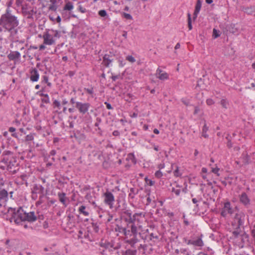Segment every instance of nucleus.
Wrapping results in <instances>:
<instances>
[{"label":"nucleus","instance_id":"ea45409f","mask_svg":"<svg viewBox=\"0 0 255 255\" xmlns=\"http://www.w3.org/2000/svg\"><path fill=\"white\" fill-rule=\"evenodd\" d=\"M41 102L43 103H45V104L50 103V99H49L48 95H45V97H43V98L41 99Z\"/></svg>","mask_w":255,"mask_h":255},{"label":"nucleus","instance_id":"a211bd4d","mask_svg":"<svg viewBox=\"0 0 255 255\" xmlns=\"http://www.w3.org/2000/svg\"><path fill=\"white\" fill-rule=\"evenodd\" d=\"M37 217L35 215L34 212H30L29 213L25 212L24 221H26L30 222H34L36 220Z\"/></svg>","mask_w":255,"mask_h":255},{"label":"nucleus","instance_id":"c756f323","mask_svg":"<svg viewBox=\"0 0 255 255\" xmlns=\"http://www.w3.org/2000/svg\"><path fill=\"white\" fill-rule=\"evenodd\" d=\"M208 130V127L207 126L206 123L205 122L204 125L202 128V135L205 138H208L209 135L207 133V131Z\"/></svg>","mask_w":255,"mask_h":255},{"label":"nucleus","instance_id":"1a4fd4ad","mask_svg":"<svg viewBox=\"0 0 255 255\" xmlns=\"http://www.w3.org/2000/svg\"><path fill=\"white\" fill-rule=\"evenodd\" d=\"M233 209L231 208L230 202H227L224 204V207L223 208L221 212L222 216L225 217L228 214H232L233 213Z\"/></svg>","mask_w":255,"mask_h":255},{"label":"nucleus","instance_id":"dca6fc26","mask_svg":"<svg viewBox=\"0 0 255 255\" xmlns=\"http://www.w3.org/2000/svg\"><path fill=\"white\" fill-rule=\"evenodd\" d=\"M43 38L44 39V44H45L52 45L55 42L52 36L47 32L44 33Z\"/></svg>","mask_w":255,"mask_h":255},{"label":"nucleus","instance_id":"f3484780","mask_svg":"<svg viewBox=\"0 0 255 255\" xmlns=\"http://www.w3.org/2000/svg\"><path fill=\"white\" fill-rule=\"evenodd\" d=\"M8 198V193L5 189L0 191V207L6 202Z\"/></svg>","mask_w":255,"mask_h":255},{"label":"nucleus","instance_id":"412c9836","mask_svg":"<svg viewBox=\"0 0 255 255\" xmlns=\"http://www.w3.org/2000/svg\"><path fill=\"white\" fill-rule=\"evenodd\" d=\"M202 6V1L201 0H197L195 5V10L193 13V20H195L199 14Z\"/></svg>","mask_w":255,"mask_h":255},{"label":"nucleus","instance_id":"864d4df0","mask_svg":"<svg viewBox=\"0 0 255 255\" xmlns=\"http://www.w3.org/2000/svg\"><path fill=\"white\" fill-rule=\"evenodd\" d=\"M145 181L146 183L149 186H152L154 183V181H152L150 179H148L147 177L145 178Z\"/></svg>","mask_w":255,"mask_h":255},{"label":"nucleus","instance_id":"0e129e2a","mask_svg":"<svg viewBox=\"0 0 255 255\" xmlns=\"http://www.w3.org/2000/svg\"><path fill=\"white\" fill-rule=\"evenodd\" d=\"M13 154V152L9 151V150H5L3 151V152L2 153V155L4 156V155H12Z\"/></svg>","mask_w":255,"mask_h":255},{"label":"nucleus","instance_id":"37998d69","mask_svg":"<svg viewBox=\"0 0 255 255\" xmlns=\"http://www.w3.org/2000/svg\"><path fill=\"white\" fill-rule=\"evenodd\" d=\"M58 8V6L56 4H51L49 7L48 10L54 12H56Z\"/></svg>","mask_w":255,"mask_h":255},{"label":"nucleus","instance_id":"b1692460","mask_svg":"<svg viewBox=\"0 0 255 255\" xmlns=\"http://www.w3.org/2000/svg\"><path fill=\"white\" fill-rule=\"evenodd\" d=\"M22 11L24 15H28L27 18H31L32 17L33 10H27V4H25L22 6Z\"/></svg>","mask_w":255,"mask_h":255},{"label":"nucleus","instance_id":"cd10ccee","mask_svg":"<svg viewBox=\"0 0 255 255\" xmlns=\"http://www.w3.org/2000/svg\"><path fill=\"white\" fill-rule=\"evenodd\" d=\"M129 191L130 192L128 194L129 197L131 199H133L134 198V196L138 193V189L134 188H131Z\"/></svg>","mask_w":255,"mask_h":255},{"label":"nucleus","instance_id":"49530a36","mask_svg":"<svg viewBox=\"0 0 255 255\" xmlns=\"http://www.w3.org/2000/svg\"><path fill=\"white\" fill-rule=\"evenodd\" d=\"M111 78L112 79V82H115L116 81V80L118 79H123V77L122 76L120 75V74H118V75H112L111 77Z\"/></svg>","mask_w":255,"mask_h":255},{"label":"nucleus","instance_id":"8fccbe9b","mask_svg":"<svg viewBox=\"0 0 255 255\" xmlns=\"http://www.w3.org/2000/svg\"><path fill=\"white\" fill-rule=\"evenodd\" d=\"M122 15H123V16L127 19H129V20L132 19V16L129 13L123 12Z\"/></svg>","mask_w":255,"mask_h":255},{"label":"nucleus","instance_id":"6e6552de","mask_svg":"<svg viewBox=\"0 0 255 255\" xmlns=\"http://www.w3.org/2000/svg\"><path fill=\"white\" fill-rule=\"evenodd\" d=\"M104 202L108 205L111 209L113 208V203L115 201V198L113 194L110 191H107L104 193Z\"/></svg>","mask_w":255,"mask_h":255},{"label":"nucleus","instance_id":"f03ea898","mask_svg":"<svg viewBox=\"0 0 255 255\" xmlns=\"http://www.w3.org/2000/svg\"><path fill=\"white\" fill-rule=\"evenodd\" d=\"M115 231L124 235L125 243L129 244L132 248H134L135 244L138 242L137 238L138 231L136 226H130L127 223L124 225L121 223L116 225Z\"/></svg>","mask_w":255,"mask_h":255},{"label":"nucleus","instance_id":"de8ad7c7","mask_svg":"<svg viewBox=\"0 0 255 255\" xmlns=\"http://www.w3.org/2000/svg\"><path fill=\"white\" fill-rule=\"evenodd\" d=\"M147 245H140V246L138 247V250H140L141 249L142 250V253L145 254V252L147 249Z\"/></svg>","mask_w":255,"mask_h":255},{"label":"nucleus","instance_id":"5701e85b","mask_svg":"<svg viewBox=\"0 0 255 255\" xmlns=\"http://www.w3.org/2000/svg\"><path fill=\"white\" fill-rule=\"evenodd\" d=\"M58 197L59 198V201L62 203L64 206L66 207L67 205V203H66V201H68V198L66 196V194L64 192H59L58 193Z\"/></svg>","mask_w":255,"mask_h":255},{"label":"nucleus","instance_id":"20e7f679","mask_svg":"<svg viewBox=\"0 0 255 255\" xmlns=\"http://www.w3.org/2000/svg\"><path fill=\"white\" fill-rule=\"evenodd\" d=\"M203 235L201 234L199 236L191 237V239H187V238H184L183 241L188 245H193L195 247L201 248L204 246V244L202 240Z\"/></svg>","mask_w":255,"mask_h":255},{"label":"nucleus","instance_id":"774afa93","mask_svg":"<svg viewBox=\"0 0 255 255\" xmlns=\"http://www.w3.org/2000/svg\"><path fill=\"white\" fill-rule=\"evenodd\" d=\"M113 135L115 136H119L120 135V132L119 130H114L113 133H112Z\"/></svg>","mask_w":255,"mask_h":255},{"label":"nucleus","instance_id":"4468645a","mask_svg":"<svg viewBox=\"0 0 255 255\" xmlns=\"http://www.w3.org/2000/svg\"><path fill=\"white\" fill-rule=\"evenodd\" d=\"M7 58L10 61H17L20 58V53L17 51H10L7 55Z\"/></svg>","mask_w":255,"mask_h":255},{"label":"nucleus","instance_id":"2eb2a0df","mask_svg":"<svg viewBox=\"0 0 255 255\" xmlns=\"http://www.w3.org/2000/svg\"><path fill=\"white\" fill-rule=\"evenodd\" d=\"M240 201L246 207L250 205V199L245 192H243L240 196Z\"/></svg>","mask_w":255,"mask_h":255},{"label":"nucleus","instance_id":"ddd939ff","mask_svg":"<svg viewBox=\"0 0 255 255\" xmlns=\"http://www.w3.org/2000/svg\"><path fill=\"white\" fill-rule=\"evenodd\" d=\"M25 212H26L24 211L22 207L18 208L17 210V215L20 219H16L15 224H18L22 221H24Z\"/></svg>","mask_w":255,"mask_h":255},{"label":"nucleus","instance_id":"13d9d810","mask_svg":"<svg viewBox=\"0 0 255 255\" xmlns=\"http://www.w3.org/2000/svg\"><path fill=\"white\" fill-rule=\"evenodd\" d=\"M126 97L128 98L126 99V101L127 102H130L131 100H132V97H133V95L132 94L128 93L126 95Z\"/></svg>","mask_w":255,"mask_h":255},{"label":"nucleus","instance_id":"69168bd1","mask_svg":"<svg viewBox=\"0 0 255 255\" xmlns=\"http://www.w3.org/2000/svg\"><path fill=\"white\" fill-rule=\"evenodd\" d=\"M226 138L228 139V142L227 143V147L229 148H230L231 147H232L233 146V144L232 143V141L231 140L229 139L228 137H226Z\"/></svg>","mask_w":255,"mask_h":255},{"label":"nucleus","instance_id":"4c0bfd02","mask_svg":"<svg viewBox=\"0 0 255 255\" xmlns=\"http://www.w3.org/2000/svg\"><path fill=\"white\" fill-rule=\"evenodd\" d=\"M100 245L101 247L104 248L105 249H108L110 247H112V245L110 243L106 242L105 243L101 242Z\"/></svg>","mask_w":255,"mask_h":255},{"label":"nucleus","instance_id":"338daca9","mask_svg":"<svg viewBox=\"0 0 255 255\" xmlns=\"http://www.w3.org/2000/svg\"><path fill=\"white\" fill-rule=\"evenodd\" d=\"M104 104L106 105V107L108 110H112L113 109L112 105L109 103L105 102Z\"/></svg>","mask_w":255,"mask_h":255},{"label":"nucleus","instance_id":"c9c22d12","mask_svg":"<svg viewBox=\"0 0 255 255\" xmlns=\"http://www.w3.org/2000/svg\"><path fill=\"white\" fill-rule=\"evenodd\" d=\"M111 166V160H104L103 162V167L107 169Z\"/></svg>","mask_w":255,"mask_h":255},{"label":"nucleus","instance_id":"f257e3e1","mask_svg":"<svg viewBox=\"0 0 255 255\" xmlns=\"http://www.w3.org/2000/svg\"><path fill=\"white\" fill-rule=\"evenodd\" d=\"M18 24L17 17L12 13L9 8H6L0 18V33L8 32L10 36L14 37L18 33Z\"/></svg>","mask_w":255,"mask_h":255},{"label":"nucleus","instance_id":"f704fd0d","mask_svg":"<svg viewBox=\"0 0 255 255\" xmlns=\"http://www.w3.org/2000/svg\"><path fill=\"white\" fill-rule=\"evenodd\" d=\"M192 202L194 204H196V208L198 209V203L202 201V198L201 197L198 196L195 198H192Z\"/></svg>","mask_w":255,"mask_h":255},{"label":"nucleus","instance_id":"9d476101","mask_svg":"<svg viewBox=\"0 0 255 255\" xmlns=\"http://www.w3.org/2000/svg\"><path fill=\"white\" fill-rule=\"evenodd\" d=\"M240 227H241L237 226V227L235 228V230L232 232V235L235 238H237L239 235H241L242 238V241L244 242V239H248L249 235L245 232L241 234L242 232Z\"/></svg>","mask_w":255,"mask_h":255},{"label":"nucleus","instance_id":"680f3d73","mask_svg":"<svg viewBox=\"0 0 255 255\" xmlns=\"http://www.w3.org/2000/svg\"><path fill=\"white\" fill-rule=\"evenodd\" d=\"M214 103H215L214 101L212 99L209 98L206 100V104L208 106H211V105L214 104Z\"/></svg>","mask_w":255,"mask_h":255},{"label":"nucleus","instance_id":"79ce46f5","mask_svg":"<svg viewBox=\"0 0 255 255\" xmlns=\"http://www.w3.org/2000/svg\"><path fill=\"white\" fill-rule=\"evenodd\" d=\"M92 226L95 232L98 233L99 232L100 229L97 223H92Z\"/></svg>","mask_w":255,"mask_h":255},{"label":"nucleus","instance_id":"423d86ee","mask_svg":"<svg viewBox=\"0 0 255 255\" xmlns=\"http://www.w3.org/2000/svg\"><path fill=\"white\" fill-rule=\"evenodd\" d=\"M91 104L89 103H82L77 102L75 107L78 109L79 112L82 115H85L88 111Z\"/></svg>","mask_w":255,"mask_h":255},{"label":"nucleus","instance_id":"052dcab7","mask_svg":"<svg viewBox=\"0 0 255 255\" xmlns=\"http://www.w3.org/2000/svg\"><path fill=\"white\" fill-rule=\"evenodd\" d=\"M23 1V0H16L15 4L16 5V6L17 7L21 6V7H22V6L23 5L22 4Z\"/></svg>","mask_w":255,"mask_h":255},{"label":"nucleus","instance_id":"bb28decb","mask_svg":"<svg viewBox=\"0 0 255 255\" xmlns=\"http://www.w3.org/2000/svg\"><path fill=\"white\" fill-rule=\"evenodd\" d=\"M41 83H45L49 87H51L52 84L49 82V77L47 75H43L41 77Z\"/></svg>","mask_w":255,"mask_h":255},{"label":"nucleus","instance_id":"a18cd8bd","mask_svg":"<svg viewBox=\"0 0 255 255\" xmlns=\"http://www.w3.org/2000/svg\"><path fill=\"white\" fill-rule=\"evenodd\" d=\"M34 133H30L25 136V140L26 141H31L34 139Z\"/></svg>","mask_w":255,"mask_h":255},{"label":"nucleus","instance_id":"a878e982","mask_svg":"<svg viewBox=\"0 0 255 255\" xmlns=\"http://www.w3.org/2000/svg\"><path fill=\"white\" fill-rule=\"evenodd\" d=\"M238 28L237 27L236 24H231L228 26V30L232 33H236L238 32Z\"/></svg>","mask_w":255,"mask_h":255},{"label":"nucleus","instance_id":"09e8293b","mask_svg":"<svg viewBox=\"0 0 255 255\" xmlns=\"http://www.w3.org/2000/svg\"><path fill=\"white\" fill-rule=\"evenodd\" d=\"M98 14L101 17H105L107 15V12L106 10L105 9L99 10L98 12Z\"/></svg>","mask_w":255,"mask_h":255},{"label":"nucleus","instance_id":"4d7b16f0","mask_svg":"<svg viewBox=\"0 0 255 255\" xmlns=\"http://www.w3.org/2000/svg\"><path fill=\"white\" fill-rule=\"evenodd\" d=\"M163 175V174L162 173V172H161L160 171V170L157 171L155 173V176L157 178H161Z\"/></svg>","mask_w":255,"mask_h":255},{"label":"nucleus","instance_id":"3c124183","mask_svg":"<svg viewBox=\"0 0 255 255\" xmlns=\"http://www.w3.org/2000/svg\"><path fill=\"white\" fill-rule=\"evenodd\" d=\"M126 60L131 62L133 63L135 61V58L131 55H128L126 57Z\"/></svg>","mask_w":255,"mask_h":255},{"label":"nucleus","instance_id":"473e14b6","mask_svg":"<svg viewBox=\"0 0 255 255\" xmlns=\"http://www.w3.org/2000/svg\"><path fill=\"white\" fill-rule=\"evenodd\" d=\"M188 27L189 30L192 29L191 15L189 12L187 13Z\"/></svg>","mask_w":255,"mask_h":255},{"label":"nucleus","instance_id":"5fc2aeb1","mask_svg":"<svg viewBox=\"0 0 255 255\" xmlns=\"http://www.w3.org/2000/svg\"><path fill=\"white\" fill-rule=\"evenodd\" d=\"M84 91H85L87 93L90 95H93L94 93V90L93 87H92L91 88H85Z\"/></svg>","mask_w":255,"mask_h":255},{"label":"nucleus","instance_id":"bf43d9fd","mask_svg":"<svg viewBox=\"0 0 255 255\" xmlns=\"http://www.w3.org/2000/svg\"><path fill=\"white\" fill-rule=\"evenodd\" d=\"M73 135H74L73 136L76 138L77 139V135H85V134L83 132H82L79 130H77V131L74 132Z\"/></svg>","mask_w":255,"mask_h":255},{"label":"nucleus","instance_id":"c03bdc74","mask_svg":"<svg viewBox=\"0 0 255 255\" xmlns=\"http://www.w3.org/2000/svg\"><path fill=\"white\" fill-rule=\"evenodd\" d=\"M182 103L186 106H190V100L187 98H182L181 99Z\"/></svg>","mask_w":255,"mask_h":255},{"label":"nucleus","instance_id":"58836bf2","mask_svg":"<svg viewBox=\"0 0 255 255\" xmlns=\"http://www.w3.org/2000/svg\"><path fill=\"white\" fill-rule=\"evenodd\" d=\"M211 171L213 173H215L217 176H219L220 175V174L219 173V171L220 170V168H218L216 165V166L215 167H211Z\"/></svg>","mask_w":255,"mask_h":255},{"label":"nucleus","instance_id":"aec40b11","mask_svg":"<svg viewBox=\"0 0 255 255\" xmlns=\"http://www.w3.org/2000/svg\"><path fill=\"white\" fill-rule=\"evenodd\" d=\"M241 9L245 13L248 15H252L255 12V5H252L250 6H241Z\"/></svg>","mask_w":255,"mask_h":255},{"label":"nucleus","instance_id":"7c9ffc66","mask_svg":"<svg viewBox=\"0 0 255 255\" xmlns=\"http://www.w3.org/2000/svg\"><path fill=\"white\" fill-rule=\"evenodd\" d=\"M157 78L161 80H165L169 78V75L167 73L164 72L161 75L157 76Z\"/></svg>","mask_w":255,"mask_h":255},{"label":"nucleus","instance_id":"6ab92c4d","mask_svg":"<svg viewBox=\"0 0 255 255\" xmlns=\"http://www.w3.org/2000/svg\"><path fill=\"white\" fill-rule=\"evenodd\" d=\"M118 255H136L137 250L135 249H127L118 252Z\"/></svg>","mask_w":255,"mask_h":255},{"label":"nucleus","instance_id":"39448f33","mask_svg":"<svg viewBox=\"0 0 255 255\" xmlns=\"http://www.w3.org/2000/svg\"><path fill=\"white\" fill-rule=\"evenodd\" d=\"M74 5L72 2L70 1H66V3L63 8L62 9L59 10L60 11L61 15L62 16L63 18H65L66 17V11H68L69 12V17L68 18H70L71 17L72 18H78L77 16L75 15V14L72 13L71 10L73 9Z\"/></svg>","mask_w":255,"mask_h":255},{"label":"nucleus","instance_id":"0eeeda50","mask_svg":"<svg viewBox=\"0 0 255 255\" xmlns=\"http://www.w3.org/2000/svg\"><path fill=\"white\" fill-rule=\"evenodd\" d=\"M115 54L110 51L109 53H106L103 57L102 64L106 67H109L111 63L114 60Z\"/></svg>","mask_w":255,"mask_h":255},{"label":"nucleus","instance_id":"a19ab883","mask_svg":"<svg viewBox=\"0 0 255 255\" xmlns=\"http://www.w3.org/2000/svg\"><path fill=\"white\" fill-rule=\"evenodd\" d=\"M53 108H54L56 107L58 109H60L61 105H60V102L57 100H54V101L53 102Z\"/></svg>","mask_w":255,"mask_h":255},{"label":"nucleus","instance_id":"7ed1b4c3","mask_svg":"<svg viewBox=\"0 0 255 255\" xmlns=\"http://www.w3.org/2000/svg\"><path fill=\"white\" fill-rule=\"evenodd\" d=\"M144 215L142 213H137L132 215L130 210L124 209L122 211V218L128 225L136 226V222H139Z\"/></svg>","mask_w":255,"mask_h":255},{"label":"nucleus","instance_id":"6e6d98bb","mask_svg":"<svg viewBox=\"0 0 255 255\" xmlns=\"http://www.w3.org/2000/svg\"><path fill=\"white\" fill-rule=\"evenodd\" d=\"M8 160H0V162H3L4 164V166H1L0 165V168L2 169H5V167L7 166L8 168H11L10 167H9V165H7V161Z\"/></svg>","mask_w":255,"mask_h":255},{"label":"nucleus","instance_id":"72a5a7b5","mask_svg":"<svg viewBox=\"0 0 255 255\" xmlns=\"http://www.w3.org/2000/svg\"><path fill=\"white\" fill-rule=\"evenodd\" d=\"M174 166L175 167V169L174 171V175L176 177L181 176L182 174L179 172V167L176 165H172V168H173Z\"/></svg>","mask_w":255,"mask_h":255},{"label":"nucleus","instance_id":"f8f14e48","mask_svg":"<svg viewBox=\"0 0 255 255\" xmlns=\"http://www.w3.org/2000/svg\"><path fill=\"white\" fill-rule=\"evenodd\" d=\"M30 79L32 82H34L38 81L39 78V74L38 70L35 68H32L30 69Z\"/></svg>","mask_w":255,"mask_h":255},{"label":"nucleus","instance_id":"2f4dec72","mask_svg":"<svg viewBox=\"0 0 255 255\" xmlns=\"http://www.w3.org/2000/svg\"><path fill=\"white\" fill-rule=\"evenodd\" d=\"M220 104L222 107L225 109L228 108L229 105L228 101L226 99H223L220 101Z\"/></svg>","mask_w":255,"mask_h":255},{"label":"nucleus","instance_id":"4be33fe9","mask_svg":"<svg viewBox=\"0 0 255 255\" xmlns=\"http://www.w3.org/2000/svg\"><path fill=\"white\" fill-rule=\"evenodd\" d=\"M44 192V187L40 185L35 184L32 190V193L43 194Z\"/></svg>","mask_w":255,"mask_h":255},{"label":"nucleus","instance_id":"9b49d317","mask_svg":"<svg viewBox=\"0 0 255 255\" xmlns=\"http://www.w3.org/2000/svg\"><path fill=\"white\" fill-rule=\"evenodd\" d=\"M187 188L186 186L182 188L181 189V186L179 185H176L175 187H173L172 188V192L174 193L176 196H179L180 195V193L182 192V193L185 194L187 192Z\"/></svg>","mask_w":255,"mask_h":255},{"label":"nucleus","instance_id":"c85d7f7f","mask_svg":"<svg viewBox=\"0 0 255 255\" xmlns=\"http://www.w3.org/2000/svg\"><path fill=\"white\" fill-rule=\"evenodd\" d=\"M86 208L85 206L82 205L79 207L78 211L80 214H82L85 216H88L89 215V213L85 210Z\"/></svg>","mask_w":255,"mask_h":255},{"label":"nucleus","instance_id":"e433bc0d","mask_svg":"<svg viewBox=\"0 0 255 255\" xmlns=\"http://www.w3.org/2000/svg\"><path fill=\"white\" fill-rule=\"evenodd\" d=\"M220 36V31L219 30L214 28L213 30L212 36L214 38H217Z\"/></svg>","mask_w":255,"mask_h":255},{"label":"nucleus","instance_id":"603ef678","mask_svg":"<svg viewBox=\"0 0 255 255\" xmlns=\"http://www.w3.org/2000/svg\"><path fill=\"white\" fill-rule=\"evenodd\" d=\"M78 10L83 13L87 12L86 9L85 8L83 7L81 5H78Z\"/></svg>","mask_w":255,"mask_h":255},{"label":"nucleus","instance_id":"e2e57ef3","mask_svg":"<svg viewBox=\"0 0 255 255\" xmlns=\"http://www.w3.org/2000/svg\"><path fill=\"white\" fill-rule=\"evenodd\" d=\"M44 88H43L41 90L38 91L37 94L41 97H45V95H47V94H44L42 92L44 91Z\"/></svg>","mask_w":255,"mask_h":255},{"label":"nucleus","instance_id":"393cba45","mask_svg":"<svg viewBox=\"0 0 255 255\" xmlns=\"http://www.w3.org/2000/svg\"><path fill=\"white\" fill-rule=\"evenodd\" d=\"M11 211L12 212V215L11 217V219L10 220V222H12V220H13V221L15 223L16 219H18L20 218L18 217V216L17 215V210H15V209H13L10 208L9 210Z\"/></svg>","mask_w":255,"mask_h":255}]
</instances>
